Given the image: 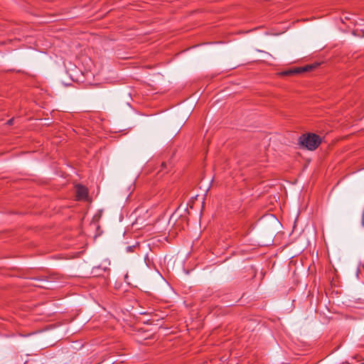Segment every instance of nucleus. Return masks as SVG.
Instances as JSON below:
<instances>
[{
	"instance_id": "obj_1",
	"label": "nucleus",
	"mask_w": 364,
	"mask_h": 364,
	"mask_svg": "<svg viewBox=\"0 0 364 364\" xmlns=\"http://www.w3.org/2000/svg\"><path fill=\"white\" fill-rule=\"evenodd\" d=\"M299 144L304 146L308 150L314 151L321 143V138L314 133H309L306 134H302L299 139Z\"/></svg>"
},
{
	"instance_id": "obj_2",
	"label": "nucleus",
	"mask_w": 364,
	"mask_h": 364,
	"mask_svg": "<svg viewBox=\"0 0 364 364\" xmlns=\"http://www.w3.org/2000/svg\"><path fill=\"white\" fill-rule=\"evenodd\" d=\"M318 64L306 65L303 67L294 68L287 70L282 71L279 73L281 75H294L311 71L316 68Z\"/></svg>"
},
{
	"instance_id": "obj_3",
	"label": "nucleus",
	"mask_w": 364,
	"mask_h": 364,
	"mask_svg": "<svg viewBox=\"0 0 364 364\" xmlns=\"http://www.w3.org/2000/svg\"><path fill=\"white\" fill-rule=\"evenodd\" d=\"M76 198L77 200H85L87 197L88 191L86 187L82 185H77L75 186Z\"/></svg>"
},
{
	"instance_id": "obj_4",
	"label": "nucleus",
	"mask_w": 364,
	"mask_h": 364,
	"mask_svg": "<svg viewBox=\"0 0 364 364\" xmlns=\"http://www.w3.org/2000/svg\"><path fill=\"white\" fill-rule=\"evenodd\" d=\"M134 247V246H128V247H127V252H132Z\"/></svg>"
},
{
	"instance_id": "obj_5",
	"label": "nucleus",
	"mask_w": 364,
	"mask_h": 364,
	"mask_svg": "<svg viewBox=\"0 0 364 364\" xmlns=\"http://www.w3.org/2000/svg\"><path fill=\"white\" fill-rule=\"evenodd\" d=\"M13 122H14V119H10L9 120H8L7 124L9 125H11V124H13Z\"/></svg>"
},
{
	"instance_id": "obj_6",
	"label": "nucleus",
	"mask_w": 364,
	"mask_h": 364,
	"mask_svg": "<svg viewBox=\"0 0 364 364\" xmlns=\"http://www.w3.org/2000/svg\"><path fill=\"white\" fill-rule=\"evenodd\" d=\"M362 364H364V363H363Z\"/></svg>"
}]
</instances>
